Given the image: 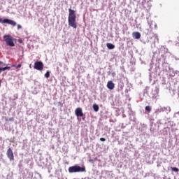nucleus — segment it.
<instances>
[{
	"mask_svg": "<svg viewBox=\"0 0 179 179\" xmlns=\"http://www.w3.org/2000/svg\"><path fill=\"white\" fill-rule=\"evenodd\" d=\"M68 22L70 27H73V29H76L78 27L76 24V13H75L74 10L71 8L69 9Z\"/></svg>",
	"mask_w": 179,
	"mask_h": 179,
	"instance_id": "f257e3e1",
	"label": "nucleus"
},
{
	"mask_svg": "<svg viewBox=\"0 0 179 179\" xmlns=\"http://www.w3.org/2000/svg\"><path fill=\"white\" fill-rule=\"evenodd\" d=\"M69 172L70 173H85L86 172V168L85 166L80 167V166H73L69 168Z\"/></svg>",
	"mask_w": 179,
	"mask_h": 179,
	"instance_id": "f03ea898",
	"label": "nucleus"
},
{
	"mask_svg": "<svg viewBox=\"0 0 179 179\" xmlns=\"http://www.w3.org/2000/svg\"><path fill=\"white\" fill-rule=\"evenodd\" d=\"M3 40L6 42V44L9 47H15V43H13V37L10 35H5L3 36Z\"/></svg>",
	"mask_w": 179,
	"mask_h": 179,
	"instance_id": "7ed1b4c3",
	"label": "nucleus"
},
{
	"mask_svg": "<svg viewBox=\"0 0 179 179\" xmlns=\"http://www.w3.org/2000/svg\"><path fill=\"white\" fill-rule=\"evenodd\" d=\"M34 68L37 71H43L44 69V64L42 62H36L34 63Z\"/></svg>",
	"mask_w": 179,
	"mask_h": 179,
	"instance_id": "20e7f679",
	"label": "nucleus"
},
{
	"mask_svg": "<svg viewBox=\"0 0 179 179\" xmlns=\"http://www.w3.org/2000/svg\"><path fill=\"white\" fill-rule=\"evenodd\" d=\"M0 23H7V24H10L11 26H16V22L9 19H4L0 18Z\"/></svg>",
	"mask_w": 179,
	"mask_h": 179,
	"instance_id": "39448f33",
	"label": "nucleus"
},
{
	"mask_svg": "<svg viewBox=\"0 0 179 179\" xmlns=\"http://www.w3.org/2000/svg\"><path fill=\"white\" fill-rule=\"evenodd\" d=\"M7 157L12 162L15 160V156L13 155V151H12V148H8L6 152Z\"/></svg>",
	"mask_w": 179,
	"mask_h": 179,
	"instance_id": "423d86ee",
	"label": "nucleus"
},
{
	"mask_svg": "<svg viewBox=\"0 0 179 179\" xmlns=\"http://www.w3.org/2000/svg\"><path fill=\"white\" fill-rule=\"evenodd\" d=\"M75 114L76 117H83V111L82 108H77L75 110Z\"/></svg>",
	"mask_w": 179,
	"mask_h": 179,
	"instance_id": "0eeeda50",
	"label": "nucleus"
},
{
	"mask_svg": "<svg viewBox=\"0 0 179 179\" xmlns=\"http://www.w3.org/2000/svg\"><path fill=\"white\" fill-rule=\"evenodd\" d=\"M107 87L108 89H110V90H113V89L115 87V85L114 84V83H113V81L110 80L107 83Z\"/></svg>",
	"mask_w": 179,
	"mask_h": 179,
	"instance_id": "6e6552de",
	"label": "nucleus"
},
{
	"mask_svg": "<svg viewBox=\"0 0 179 179\" xmlns=\"http://www.w3.org/2000/svg\"><path fill=\"white\" fill-rule=\"evenodd\" d=\"M132 36L136 40H139L141 36V33L139 32H133Z\"/></svg>",
	"mask_w": 179,
	"mask_h": 179,
	"instance_id": "1a4fd4ad",
	"label": "nucleus"
},
{
	"mask_svg": "<svg viewBox=\"0 0 179 179\" xmlns=\"http://www.w3.org/2000/svg\"><path fill=\"white\" fill-rule=\"evenodd\" d=\"M106 47L109 49V50H114V48H115V45H114L113 43H108L106 44Z\"/></svg>",
	"mask_w": 179,
	"mask_h": 179,
	"instance_id": "9d476101",
	"label": "nucleus"
},
{
	"mask_svg": "<svg viewBox=\"0 0 179 179\" xmlns=\"http://www.w3.org/2000/svg\"><path fill=\"white\" fill-rule=\"evenodd\" d=\"M8 69H10V66L0 67V73H1L2 71H8Z\"/></svg>",
	"mask_w": 179,
	"mask_h": 179,
	"instance_id": "9b49d317",
	"label": "nucleus"
},
{
	"mask_svg": "<svg viewBox=\"0 0 179 179\" xmlns=\"http://www.w3.org/2000/svg\"><path fill=\"white\" fill-rule=\"evenodd\" d=\"M145 111H148V113H150L152 111V107L147 106L145 108Z\"/></svg>",
	"mask_w": 179,
	"mask_h": 179,
	"instance_id": "f8f14e48",
	"label": "nucleus"
},
{
	"mask_svg": "<svg viewBox=\"0 0 179 179\" xmlns=\"http://www.w3.org/2000/svg\"><path fill=\"white\" fill-rule=\"evenodd\" d=\"M93 108H94V110L96 111V113H97V111H99V105H97V104H94V105H93Z\"/></svg>",
	"mask_w": 179,
	"mask_h": 179,
	"instance_id": "ddd939ff",
	"label": "nucleus"
},
{
	"mask_svg": "<svg viewBox=\"0 0 179 179\" xmlns=\"http://www.w3.org/2000/svg\"><path fill=\"white\" fill-rule=\"evenodd\" d=\"M172 171H175L176 173H178L179 169L177 167H171Z\"/></svg>",
	"mask_w": 179,
	"mask_h": 179,
	"instance_id": "4468645a",
	"label": "nucleus"
},
{
	"mask_svg": "<svg viewBox=\"0 0 179 179\" xmlns=\"http://www.w3.org/2000/svg\"><path fill=\"white\" fill-rule=\"evenodd\" d=\"M45 78H50V71H47L45 73Z\"/></svg>",
	"mask_w": 179,
	"mask_h": 179,
	"instance_id": "2eb2a0df",
	"label": "nucleus"
},
{
	"mask_svg": "<svg viewBox=\"0 0 179 179\" xmlns=\"http://www.w3.org/2000/svg\"><path fill=\"white\" fill-rule=\"evenodd\" d=\"M15 67L16 68V69H18V68H22V64H18L17 66H15Z\"/></svg>",
	"mask_w": 179,
	"mask_h": 179,
	"instance_id": "dca6fc26",
	"label": "nucleus"
},
{
	"mask_svg": "<svg viewBox=\"0 0 179 179\" xmlns=\"http://www.w3.org/2000/svg\"><path fill=\"white\" fill-rule=\"evenodd\" d=\"M17 30H20V29H22V25L17 24Z\"/></svg>",
	"mask_w": 179,
	"mask_h": 179,
	"instance_id": "f3484780",
	"label": "nucleus"
},
{
	"mask_svg": "<svg viewBox=\"0 0 179 179\" xmlns=\"http://www.w3.org/2000/svg\"><path fill=\"white\" fill-rule=\"evenodd\" d=\"M100 141H101V142H106V138H100Z\"/></svg>",
	"mask_w": 179,
	"mask_h": 179,
	"instance_id": "a211bd4d",
	"label": "nucleus"
},
{
	"mask_svg": "<svg viewBox=\"0 0 179 179\" xmlns=\"http://www.w3.org/2000/svg\"><path fill=\"white\" fill-rule=\"evenodd\" d=\"M155 38L157 40V41H159V36H157V35H155Z\"/></svg>",
	"mask_w": 179,
	"mask_h": 179,
	"instance_id": "6ab92c4d",
	"label": "nucleus"
},
{
	"mask_svg": "<svg viewBox=\"0 0 179 179\" xmlns=\"http://www.w3.org/2000/svg\"><path fill=\"white\" fill-rule=\"evenodd\" d=\"M15 119L13 118V117H10V119H9V121H13Z\"/></svg>",
	"mask_w": 179,
	"mask_h": 179,
	"instance_id": "aec40b11",
	"label": "nucleus"
},
{
	"mask_svg": "<svg viewBox=\"0 0 179 179\" xmlns=\"http://www.w3.org/2000/svg\"><path fill=\"white\" fill-rule=\"evenodd\" d=\"M1 64H3V62H2V61H0V65H1Z\"/></svg>",
	"mask_w": 179,
	"mask_h": 179,
	"instance_id": "412c9836",
	"label": "nucleus"
},
{
	"mask_svg": "<svg viewBox=\"0 0 179 179\" xmlns=\"http://www.w3.org/2000/svg\"><path fill=\"white\" fill-rule=\"evenodd\" d=\"M29 68H31V64L29 65Z\"/></svg>",
	"mask_w": 179,
	"mask_h": 179,
	"instance_id": "4be33fe9",
	"label": "nucleus"
},
{
	"mask_svg": "<svg viewBox=\"0 0 179 179\" xmlns=\"http://www.w3.org/2000/svg\"><path fill=\"white\" fill-rule=\"evenodd\" d=\"M0 86H1V80H0Z\"/></svg>",
	"mask_w": 179,
	"mask_h": 179,
	"instance_id": "5701e85b",
	"label": "nucleus"
}]
</instances>
